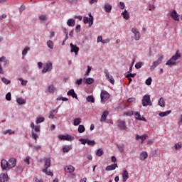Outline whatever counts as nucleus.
<instances>
[{
	"mask_svg": "<svg viewBox=\"0 0 182 182\" xmlns=\"http://www.w3.org/2000/svg\"><path fill=\"white\" fill-rule=\"evenodd\" d=\"M83 82H85V83H86V85H92V83H95V80L93 78H86L84 77L83 78Z\"/></svg>",
	"mask_w": 182,
	"mask_h": 182,
	"instance_id": "obj_17",
	"label": "nucleus"
},
{
	"mask_svg": "<svg viewBox=\"0 0 182 182\" xmlns=\"http://www.w3.org/2000/svg\"><path fill=\"white\" fill-rule=\"evenodd\" d=\"M31 50V48L29 47H26L23 51H22V55L23 56H26V53H28V50Z\"/></svg>",
	"mask_w": 182,
	"mask_h": 182,
	"instance_id": "obj_36",
	"label": "nucleus"
},
{
	"mask_svg": "<svg viewBox=\"0 0 182 182\" xmlns=\"http://www.w3.org/2000/svg\"><path fill=\"white\" fill-rule=\"evenodd\" d=\"M81 144H85L86 143L87 144V139H80Z\"/></svg>",
	"mask_w": 182,
	"mask_h": 182,
	"instance_id": "obj_64",
	"label": "nucleus"
},
{
	"mask_svg": "<svg viewBox=\"0 0 182 182\" xmlns=\"http://www.w3.org/2000/svg\"><path fill=\"white\" fill-rule=\"evenodd\" d=\"M45 161L44 168L43 169V173H46V170L50 167V158H45L43 159H40V163Z\"/></svg>",
	"mask_w": 182,
	"mask_h": 182,
	"instance_id": "obj_4",
	"label": "nucleus"
},
{
	"mask_svg": "<svg viewBox=\"0 0 182 182\" xmlns=\"http://www.w3.org/2000/svg\"><path fill=\"white\" fill-rule=\"evenodd\" d=\"M136 76V73L134 74H128L126 75V77H127V79H129V77H134Z\"/></svg>",
	"mask_w": 182,
	"mask_h": 182,
	"instance_id": "obj_57",
	"label": "nucleus"
},
{
	"mask_svg": "<svg viewBox=\"0 0 182 182\" xmlns=\"http://www.w3.org/2000/svg\"><path fill=\"white\" fill-rule=\"evenodd\" d=\"M125 5H124V3H123V2H119V7H120V9H124V8H125Z\"/></svg>",
	"mask_w": 182,
	"mask_h": 182,
	"instance_id": "obj_58",
	"label": "nucleus"
},
{
	"mask_svg": "<svg viewBox=\"0 0 182 182\" xmlns=\"http://www.w3.org/2000/svg\"><path fill=\"white\" fill-rule=\"evenodd\" d=\"M122 15L123 16L124 19H129V18H130V16L129 14V13L127 12V10H124V12H122Z\"/></svg>",
	"mask_w": 182,
	"mask_h": 182,
	"instance_id": "obj_28",
	"label": "nucleus"
},
{
	"mask_svg": "<svg viewBox=\"0 0 182 182\" xmlns=\"http://www.w3.org/2000/svg\"><path fill=\"white\" fill-rule=\"evenodd\" d=\"M1 168L6 170L8 168V161L5 159H2L1 162Z\"/></svg>",
	"mask_w": 182,
	"mask_h": 182,
	"instance_id": "obj_20",
	"label": "nucleus"
},
{
	"mask_svg": "<svg viewBox=\"0 0 182 182\" xmlns=\"http://www.w3.org/2000/svg\"><path fill=\"white\" fill-rule=\"evenodd\" d=\"M17 103H18V105H25V100L22 99V98H18L16 100Z\"/></svg>",
	"mask_w": 182,
	"mask_h": 182,
	"instance_id": "obj_39",
	"label": "nucleus"
},
{
	"mask_svg": "<svg viewBox=\"0 0 182 182\" xmlns=\"http://www.w3.org/2000/svg\"><path fill=\"white\" fill-rule=\"evenodd\" d=\"M39 19L40 21H45L46 19V16L43 14L40 16Z\"/></svg>",
	"mask_w": 182,
	"mask_h": 182,
	"instance_id": "obj_59",
	"label": "nucleus"
},
{
	"mask_svg": "<svg viewBox=\"0 0 182 182\" xmlns=\"http://www.w3.org/2000/svg\"><path fill=\"white\" fill-rule=\"evenodd\" d=\"M83 22H84V23H92V22H90V18H88V17H84V18H83Z\"/></svg>",
	"mask_w": 182,
	"mask_h": 182,
	"instance_id": "obj_42",
	"label": "nucleus"
},
{
	"mask_svg": "<svg viewBox=\"0 0 182 182\" xmlns=\"http://www.w3.org/2000/svg\"><path fill=\"white\" fill-rule=\"evenodd\" d=\"M82 82H83V80L82 79V78H80V79H78V80H77V81H76V85H77L78 86H80V85L82 84Z\"/></svg>",
	"mask_w": 182,
	"mask_h": 182,
	"instance_id": "obj_55",
	"label": "nucleus"
},
{
	"mask_svg": "<svg viewBox=\"0 0 182 182\" xmlns=\"http://www.w3.org/2000/svg\"><path fill=\"white\" fill-rule=\"evenodd\" d=\"M53 113H55V109H53L52 111L50 112L49 114V119H55V114H53Z\"/></svg>",
	"mask_w": 182,
	"mask_h": 182,
	"instance_id": "obj_47",
	"label": "nucleus"
},
{
	"mask_svg": "<svg viewBox=\"0 0 182 182\" xmlns=\"http://www.w3.org/2000/svg\"><path fill=\"white\" fill-rule=\"evenodd\" d=\"M147 157H149V154L146 151H142L139 155L140 160H146Z\"/></svg>",
	"mask_w": 182,
	"mask_h": 182,
	"instance_id": "obj_22",
	"label": "nucleus"
},
{
	"mask_svg": "<svg viewBox=\"0 0 182 182\" xmlns=\"http://www.w3.org/2000/svg\"><path fill=\"white\" fill-rule=\"evenodd\" d=\"M171 16L174 21H180V19L178 18V14H177V11H176V10L171 11Z\"/></svg>",
	"mask_w": 182,
	"mask_h": 182,
	"instance_id": "obj_13",
	"label": "nucleus"
},
{
	"mask_svg": "<svg viewBox=\"0 0 182 182\" xmlns=\"http://www.w3.org/2000/svg\"><path fill=\"white\" fill-rule=\"evenodd\" d=\"M134 114L136 116V120L141 119V115L139 112H134Z\"/></svg>",
	"mask_w": 182,
	"mask_h": 182,
	"instance_id": "obj_48",
	"label": "nucleus"
},
{
	"mask_svg": "<svg viewBox=\"0 0 182 182\" xmlns=\"http://www.w3.org/2000/svg\"><path fill=\"white\" fill-rule=\"evenodd\" d=\"M90 70H92V67L88 66L87 70L85 74V76H89V73H90Z\"/></svg>",
	"mask_w": 182,
	"mask_h": 182,
	"instance_id": "obj_53",
	"label": "nucleus"
},
{
	"mask_svg": "<svg viewBox=\"0 0 182 182\" xmlns=\"http://www.w3.org/2000/svg\"><path fill=\"white\" fill-rule=\"evenodd\" d=\"M1 80H2L3 83H4L5 85H9V83H11V80H9L5 77L1 78Z\"/></svg>",
	"mask_w": 182,
	"mask_h": 182,
	"instance_id": "obj_41",
	"label": "nucleus"
},
{
	"mask_svg": "<svg viewBox=\"0 0 182 182\" xmlns=\"http://www.w3.org/2000/svg\"><path fill=\"white\" fill-rule=\"evenodd\" d=\"M6 99L8 100V101H11L12 100V96L11 95V92H8L6 95Z\"/></svg>",
	"mask_w": 182,
	"mask_h": 182,
	"instance_id": "obj_51",
	"label": "nucleus"
},
{
	"mask_svg": "<svg viewBox=\"0 0 182 182\" xmlns=\"http://www.w3.org/2000/svg\"><path fill=\"white\" fill-rule=\"evenodd\" d=\"M117 124H118V127H119V129H120V130H126V129H127V127H126V121L119 119L117 121Z\"/></svg>",
	"mask_w": 182,
	"mask_h": 182,
	"instance_id": "obj_8",
	"label": "nucleus"
},
{
	"mask_svg": "<svg viewBox=\"0 0 182 182\" xmlns=\"http://www.w3.org/2000/svg\"><path fill=\"white\" fill-rule=\"evenodd\" d=\"M75 24H76V21L73 18H70L67 21V25L68 26H75Z\"/></svg>",
	"mask_w": 182,
	"mask_h": 182,
	"instance_id": "obj_24",
	"label": "nucleus"
},
{
	"mask_svg": "<svg viewBox=\"0 0 182 182\" xmlns=\"http://www.w3.org/2000/svg\"><path fill=\"white\" fill-rule=\"evenodd\" d=\"M109 116V112L108 111H105L100 118V122H105L106 121V119Z\"/></svg>",
	"mask_w": 182,
	"mask_h": 182,
	"instance_id": "obj_21",
	"label": "nucleus"
},
{
	"mask_svg": "<svg viewBox=\"0 0 182 182\" xmlns=\"http://www.w3.org/2000/svg\"><path fill=\"white\" fill-rule=\"evenodd\" d=\"M181 58V54L180 51L177 50L176 53L171 57L166 63V65H176V61Z\"/></svg>",
	"mask_w": 182,
	"mask_h": 182,
	"instance_id": "obj_1",
	"label": "nucleus"
},
{
	"mask_svg": "<svg viewBox=\"0 0 182 182\" xmlns=\"http://www.w3.org/2000/svg\"><path fill=\"white\" fill-rule=\"evenodd\" d=\"M71 149H72V146H64L63 148V151L64 153H68V151H70Z\"/></svg>",
	"mask_w": 182,
	"mask_h": 182,
	"instance_id": "obj_37",
	"label": "nucleus"
},
{
	"mask_svg": "<svg viewBox=\"0 0 182 182\" xmlns=\"http://www.w3.org/2000/svg\"><path fill=\"white\" fill-rule=\"evenodd\" d=\"M65 171L67 173H73V171H75V167L73 166H72V165L67 166L65 168Z\"/></svg>",
	"mask_w": 182,
	"mask_h": 182,
	"instance_id": "obj_19",
	"label": "nucleus"
},
{
	"mask_svg": "<svg viewBox=\"0 0 182 182\" xmlns=\"http://www.w3.org/2000/svg\"><path fill=\"white\" fill-rule=\"evenodd\" d=\"M106 78L107 80H108V82H109L112 85H114V79L113 78V76L109 75H107Z\"/></svg>",
	"mask_w": 182,
	"mask_h": 182,
	"instance_id": "obj_27",
	"label": "nucleus"
},
{
	"mask_svg": "<svg viewBox=\"0 0 182 182\" xmlns=\"http://www.w3.org/2000/svg\"><path fill=\"white\" fill-rule=\"evenodd\" d=\"M41 132V127L39 125H36L35 127H34V131L33 129V132H32V137L33 139H34V140H38V139H39V136L37 135L36 133H39Z\"/></svg>",
	"mask_w": 182,
	"mask_h": 182,
	"instance_id": "obj_5",
	"label": "nucleus"
},
{
	"mask_svg": "<svg viewBox=\"0 0 182 182\" xmlns=\"http://www.w3.org/2000/svg\"><path fill=\"white\" fill-rule=\"evenodd\" d=\"M70 46L71 48L70 52H74L75 55H77V52H79V47L76 46V45H73V43H70Z\"/></svg>",
	"mask_w": 182,
	"mask_h": 182,
	"instance_id": "obj_12",
	"label": "nucleus"
},
{
	"mask_svg": "<svg viewBox=\"0 0 182 182\" xmlns=\"http://www.w3.org/2000/svg\"><path fill=\"white\" fill-rule=\"evenodd\" d=\"M101 103L105 105L110 99V94L106 90H101L100 93Z\"/></svg>",
	"mask_w": 182,
	"mask_h": 182,
	"instance_id": "obj_2",
	"label": "nucleus"
},
{
	"mask_svg": "<svg viewBox=\"0 0 182 182\" xmlns=\"http://www.w3.org/2000/svg\"><path fill=\"white\" fill-rule=\"evenodd\" d=\"M118 149H119V151H121L122 153H123V151H124V146H118Z\"/></svg>",
	"mask_w": 182,
	"mask_h": 182,
	"instance_id": "obj_61",
	"label": "nucleus"
},
{
	"mask_svg": "<svg viewBox=\"0 0 182 182\" xmlns=\"http://www.w3.org/2000/svg\"><path fill=\"white\" fill-rule=\"evenodd\" d=\"M43 122H45V118L44 117H39L36 120V124H39V123H43Z\"/></svg>",
	"mask_w": 182,
	"mask_h": 182,
	"instance_id": "obj_44",
	"label": "nucleus"
},
{
	"mask_svg": "<svg viewBox=\"0 0 182 182\" xmlns=\"http://www.w3.org/2000/svg\"><path fill=\"white\" fill-rule=\"evenodd\" d=\"M159 106L161 107H165L166 106V102H164V98L161 97L159 100Z\"/></svg>",
	"mask_w": 182,
	"mask_h": 182,
	"instance_id": "obj_26",
	"label": "nucleus"
},
{
	"mask_svg": "<svg viewBox=\"0 0 182 182\" xmlns=\"http://www.w3.org/2000/svg\"><path fill=\"white\" fill-rule=\"evenodd\" d=\"M18 80L21 82L22 86H26V85L28 84V80H23V79L22 78H19Z\"/></svg>",
	"mask_w": 182,
	"mask_h": 182,
	"instance_id": "obj_49",
	"label": "nucleus"
},
{
	"mask_svg": "<svg viewBox=\"0 0 182 182\" xmlns=\"http://www.w3.org/2000/svg\"><path fill=\"white\" fill-rule=\"evenodd\" d=\"M87 144H88V146H95V144H96V142H95V141H90L89 139H87Z\"/></svg>",
	"mask_w": 182,
	"mask_h": 182,
	"instance_id": "obj_45",
	"label": "nucleus"
},
{
	"mask_svg": "<svg viewBox=\"0 0 182 182\" xmlns=\"http://www.w3.org/2000/svg\"><path fill=\"white\" fill-rule=\"evenodd\" d=\"M88 16H90V28L93 25V16H92V13H89Z\"/></svg>",
	"mask_w": 182,
	"mask_h": 182,
	"instance_id": "obj_46",
	"label": "nucleus"
},
{
	"mask_svg": "<svg viewBox=\"0 0 182 182\" xmlns=\"http://www.w3.org/2000/svg\"><path fill=\"white\" fill-rule=\"evenodd\" d=\"M117 167V164H114L109 166H107L105 168L107 171H112V170H116Z\"/></svg>",
	"mask_w": 182,
	"mask_h": 182,
	"instance_id": "obj_16",
	"label": "nucleus"
},
{
	"mask_svg": "<svg viewBox=\"0 0 182 182\" xmlns=\"http://www.w3.org/2000/svg\"><path fill=\"white\" fill-rule=\"evenodd\" d=\"M96 156H97L98 157H100L102 156H103V149H99L96 153H95Z\"/></svg>",
	"mask_w": 182,
	"mask_h": 182,
	"instance_id": "obj_34",
	"label": "nucleus"
},
{
	"mask_svg": "<svg viewBox=\"0 0 182 182\" xmlns=\"http://www.w3.org/2000/svg\"><path fill=\"white\" fill-rule=\"evenodd\" d=\"M29 160H31V156H27L24 159V163H26V164H28V165L31 164V163L29 162Z\"/></svg>",
	"mask_w": 182,
	"mask_h": 182,
	"instance_id": "obj_54",
	"label": "nucleus"
},
{
	"mask_svg": "<svg viewBox=\"0 0 182 182\" xmlns=\"http://www.w3.org/2000/svg\"><path fill=\"white\" fill-rule=\"evenodd\" d=\"M33 149H35V150H41V149H42V146H41V145H37L34 146Z\"/></svg>",
	"mask_w": 182,
	"mask_h": 182,
	"instance_id": "obj_62",
	"label": "nucleus"
},
{
	"mask_svg": "<svg viewBox=\"0 0 182 182\" xmlns=\"http://www.w3.org/2000/svg\"><path fill=\"white\" fill-rule=\"evenodd\" d=\"M133 102H136V98L132 97L127 100L128 103H133Z\"/></svg>",
	"mask_w": 182,
	"mask_h": 182,
	"instance_id": "obj_56",
	"label": "nucleus"
},
{
	"mask_svg": "<svg viewBox=\"0 0 182 182\" xmlns=\"http://www.w3.org/2000/svg\"><path fill=\"white\" fill-rule=\"evenodd\" d=\"M68 96H72L75 99H77V95L75 93V90L72 89L67 92Z\"/></svg>",
	"mask_w": 182,
	"mask_h": 182,
	"instance_id": "obj_18",
	"label": "nucleus"
},
{
	"mask_svg": "<svg viewBox=\"0 0 182 182\" xmlns=\"http://www.w3.org/2000/svg\"><path fill=\"white\" fill-rule=\"evenodd\" d=\"M128 178H129V172H127V170L124 169L122 173V182L127 181Z\"/></svg>",
	"mask_w": 182,
	"mask_h": 182,
	"instance_id": "obj_15",
	"label": "nucleus"
},
{
	"mask_svg": "<svg viewBox=\"0 0 182 182\" xmlns=\"http://www.w3.org/2000/svg\"><path fill=\"white\" fill-rule=\"evenodd\" d=\"M48 90L49 93H53V92H55V90H56V89L55 88L53 85H51L48 87Z\"/></svg>",
	"mask_w": 182,
	"mask_h": 182,
	"instance_id": "obj_31",
	"label": "nucleus"
},
{
	"mask_svg": "<svg viewBox=\"0 0 182 182\" xmlns=\"http://www.w3.org/2000/svg\"><path fill=\"white\" fill-rule=\"evenodd\" d=\"M58 139H60V140H64L67 141H72V140H73V137H72L70 135H60Z\"/></svg>",
	"mask_w": 182,
	"mask_h": 182,
	"instance_id": "obj_11",
	"label": "nucleus"
},
{
	"mask_svg": "<svg viewBox=\"0 0 182 182\" xmlns=\"http://www.w3.org/2000/svg\"><path fill=\"white\" fill-rule=\"evenodd\" d=\"M47 45H48V48H50V49H53V41H48V42H47Z\"/></svg>",
	"mask_w": 182,
	"mask_h": 182,
	"instance_id": "obj_43",
	"label": "nucleus"
},
{
	"mask_svg": "<svg viewBox=\"0 0 182 182\" xmlns=\"http://www.w3.org/2000/svg\"><path fill=\"white\" fill-rule=\"evenodd\" d=\"M85 126L84 125H79L78 127V133H85Z\"/></svg>",
	"mask_w": 182,
	"mask_h": 182,
	"instance_id": "obj_33",
	"label": "nucleus"
},
{
	"mask_svg": "<svg viewBox=\"0 0 182 182\" xmlns=\"http://www.w3.org/2000/svg\"><path fill=\"white\" fill-rule=\"evenodd\" d=\"M80 123H82V119H80V118H75L74 119V123H73L74 126H79V124Z\"/></svg>",
	"mask_w": 182,
	"mask_h": 182,
	"instance_id": "obj_30",
	"label": "nucleus"
},
{
	"mask_svg": "<svg viewBox=\"0 0 182 182\" xmlns=\"http://www.w3.org/2000/svg\"><path fill=\"white\" fill-rule=\"evenodd\" d=\"M163 62V55H161L156 61H154L153 63V65L151 66V70H154L159 65H161V63Z\"/></svg>",
	"mask_w": 182,
	"mask_h": 182,
	"instance_id": "obj_6",
	"label": "nucleus"
},
{
	"mask_svg": "<svg viewBox=\"0 0 182 182\" xmlns=\"http://www.w3.org/2000/svg\"><path fill=\"white\" fill-rule=\"evenodd\" d=\"M1 178H4V182L5 181H8V180H9V177L8 176V174H5V173H1Z\"/></svg>",
	"mask_w": 182,
	"mask_h": 182,
	"instance_id": "obj_35",
	"label": "nucleus"
},
{
	"mask_svg": "<svg viewBox=\"0 0 182 182\" xmlns=\"http://www.w3.org/2000/svg\"><path fill=\"white\" fill-rule=\"evenodd\" d=\"M25 11V6H21L19 8V12H23Z\"/></svg>",
	"mask_w": 182,
	"mask_h": 182,
	"instance_id": "obj_63",
	"label": "nucleus"
},
{
	"mask_svg": "<svg viewBox=\"0 0 182 182\" xmlns=\"http://www.w3.org/2000/svg\"><path fill=\"white\" fill-rule=\"evenodd\" d=\"M132 32L134 34V38L135 41H139L140 40V31H139V29L136 28H132Z\"/></svg>",
	"mask_w": 182,
	"mask_h": 182,
	"instance_id": "obj_7",
	"label": "nucleus"
},
{
	"mask_svg": "<svg viewBox=\"0 0 182 182\" xmlns=\"http://www.w3.org/2000/svg\"><path fill=\"white\" fill-rule=\"evenodd\" d=\"M8 168H14L16 166V159L14 158H11L8 161Z\"/></svg>",
	"mask_w": 182,
	"mask_h": 182,
	"instance_id": "obj_9",
	"label": "nucleus"
},
{
	"mask_svg": "<svg viewBox=\"0 0 182 182\" xmlns=\"http://www.w3.org/2000/svg\"><path fill=\"white\" fill-rule=\"evenodd\" d=\"M86 100L88 102V103H95V98L92 97V95H89L87 97Z\"/></svg>",
	"mask_w": 182,
	"mask_h": 182,
	"instance_id": "obj_29",
	"label": "nucleus"
},
{
	"mask_svg": "<svg viewBox=\"0 0 182 182\" xmlns=\"http://www.w3.org/2000/svg\"><path fill=\"white\" fill-rule=\"evenodd\" d=\"M151 100L150 99V95H145L142 97V106L146 107V106H151Z\"/></svg>",
	"mask_w": 182,
	"mask_h": 182,
	"instance_id": "obj_3",
	"label": "nucleus"
},
{
	"mask_svg": "<svg viewBox=\"0 0 182 182\" xmlns=\"http://www.w3.org/2000/svg\"><path fill=\"white\" fill-rule=\"evenodd\" d=\"M52 63L49 62L46 64L45 68L42 70V73H46V72H50L52 70Z\"/></svg>",
	"mask_w": 182,
	"mask_h": 182,
	"instance_id": "obj_10",
	"label": "nucleus"
},
{
	"mask_svg": "<svg viewBox=\"0 0 182 182\" xmlns=\"http://www.w3.org/2000/svg\"><path fill=\"white\" fill-rule=\"evenodd\" d=\"M126 116H133L134 114V112L133 111H127L124 113Z\"/></svg>",
	"mask_w": 182,
	"mask_h": 182,
	"instance_id": "obj_50",
	"label": "nucleus"
},
{
	"mask_svg": "<svg viewBox=\"0 0 182 182\" xmlns=\"http://www.w3.org/2000/svg\"><path fill=\"white\" fill-rule=\"evenodd\" d=\"M151 77L148 78L145 82L146 85H147V86H150V85H151Z\"/></svg>",
	"mask_w": 182,
	"mask_h": 182,
	"instance_id": "obj_52",
	"label": "nucleus"
},
{
	"mask_svg": "<svg viewBox=\"0 0 182 182\" xmlns=\"http://www.w3.org/2000/svg\"><path fill=\"white\" fill-rule=\"evenodd\" d=\"M0 62H4V68H6V66L9 65V61L6 60V57H1L0 58Z\"/></svg>",
	"mask_w": 182,
	"mask_h": 182,
	"instance_id": "obj_23",
	"label": "nucleus"
},
{
	"mask_svg": "<svg viewBox=\"0 0 182 182\" xmlns=\"http://www.w3.org/2000/svg\"><path fill=\"white\" fill-rule=\"evenodd\" d=\"M4 134H15V132L11 129H7L6 131L4 132Z\"/></svg>",
	"mask_w": 182,
	"mask_h": 182,
	"instance_id": "obj_40",
	"label": "nucleus"
},
{
	"mask_svg": "<svg viewBox=\"0 0 182 182\" xmlns=\"http://www.w3.org/2000/svg\"><path fill=\"white\" fill-rule=\"evenodd\" d=\"M171 113V111H166L164 112L159 113L160 117H164V116H168V114H170Z\"/></svg>",
	"mask_w": 182,
	"mask_h": 182,
	"instance_id": "obj_32",
	"label": "nucleus"
},
{
	"mask_svg": "<svg viewBox=\"0 0 182 182\" xmlns=\"http://www.w3.org/2000/svg\"><path fill=\"white\" fill-rule=\"evenodd\" d=\"M97 42H103V37L102 36L97 37Z\"/></svg>",
	"mask_w": 182,
	"mask_h": 182,
	"instance_id": "obj_60",
	"label": "nucleus"
},
{
	"mask_svg": "<svg viewBox=\"0 0 182 182\" xmlns=\"http://www.w3.org/2000/svg\"><path fill=\"white\" fill-rule=\"evenodd\" d=\"M104 11L107 12V14H110L112 12V5L109 4V3H107L104 6Z\"/></svg>",
	"mask_w": 182,
	"mask_h": 182,
	"instance_id": "obj_14",
	"label": "nucleus"
},
{
	"mask_svg": "<svg viewBox=\"0 0 182 182\" xmlns=\"http://www.w3.org/2000/svg\"><path fill=\"white\" fill-rule=\"evenodd\" d=\"M139 139L141 140V143H143L144 141V140H146V139H147V134H144L142 136L136 135V140H139Z\"/></svg>",
	"mask_w": 182,
	"mask_h": 182,
	"instance_id": "obj_25",
	"label": "nucleus"
},
{
	"mask_svg": "<svg viewBox=\"0 0 182 182\" xmlns=\"http://www.w3.org/2000/svg\"><path fill=\"white\" fill-rule=\"evenodd\" d=\"M143 65H144V63H143L142 62L136 63L135 64V68L136 69H140L143 66Z\"/></svg>",
	"mask_w": 182,
	"mask_h": 182,
	"instance_id": "obj_38",
	"label": "nucleus"
}]
</instances>
